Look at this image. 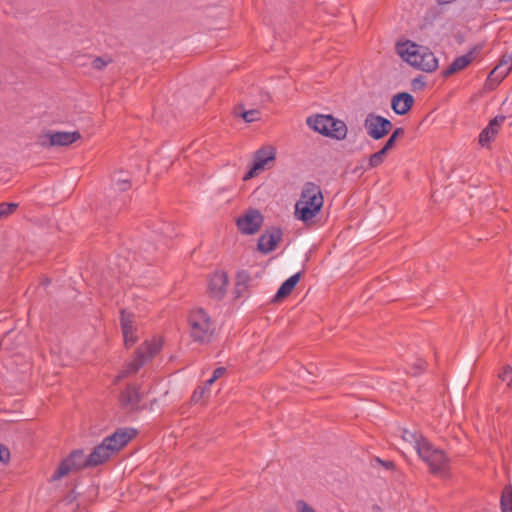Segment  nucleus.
<instances>
[{
    "label": "nucleus",
    "mask_w": 512,
    "mask_h": 512,
    "mask_svg": "<svg viewBox=\"0 0 512 512\" xmlns=\"http://www.w3.org/2000/svg\"><path fill=\"white\" fill-rule=\"evenodd\" d=\"M364 127L371 138L379 140L390 132L393 125L389 119L374 113H369L364 120Z\"/></svg>",
    "instance_id": "8"
},
{
    "label": "nucleus",
    "mask_w": 512,
    "mask_h": 512,
    "mask_svg": "<svg viewBox=\"0 0 512 512\" xmlns=\"http://www.w3.org/2000/svg\"><path fill=\"white\" fill-rule=\"evenodd\" d=\"M323 195L319 185L313 182L304 184L300 199L295 205V215L304 223L312 220L323 206Z\"/></svg>",
    "instance_id": "2"
},
{
    "label": "nucleus",
    "mask_w": 512,
    "mask_h": 512,
    "mask_svg": "<svg viewBox=\"0 0 512 512\" xmlns=\"http://www.w3.org/2000/svg\"><path fill=\"white\" fill-rule=\"evenodd\" d=\"M85 468H90L88 456L84 453V450L76 449L61 461L52 479L59 480L70 472H77Z\"/></svg>",
    "instance_id": "7"
},
{
    "label": "nucleus",
    "mask_w": 512,
    "mask_h": 512,
    "mask_svg": "<svg viewBox=\"0 0 512 512\" xmlns=\"http://www.w3.org/2000/svg\"><path fill=\"white\" fill-rule=\"evenodd\" d=\"M134 322L135 315L133 313L127 312L124 309L121 310L120 323L126 347H131L138 340V337L135 334L136 328L134 326Z\"/></svg>",
    "instance_id": "13"
},
{
    "label": "nucleus",
    "mask_w": 512,
    "mask_h": 512,
    "mask_svg": "<svg viewBox=\"0 0 512 512\" xmlns=\"http://www.w3.org/2000/svg\"><path fill=\"white\" fill-rule=\"evenodd\" d=\"M389 138L392 139L396 143L397 137L395 135L391 134V136Z\"/></svg>",
    "instance_id": "42"
},
{
    "label": "nucleus",
    "mask_w": 512,
    "mask_h": 512,
    "mask_svg": "<svg viewBox=\"0 0 512 512\" xmlns=\"http://www.w3.org/2000/svg\"><path fill=\"white\" fill-rule=\"evenodd\" d=\"M396 50L405 62L419 70L431 73L438 68V59L433 52L412 41L397 44Z\"/></svg>",
    "instance_id": "1"
},
{
    "label": "nucleus",
    "mask_w": 512,
    "mask_h": 512,
    "mask_svg": "<svg viewBox=\"0 0 512 512\" xmlns=\"http://www.w3.org/2000/svg\"><path fill=\"white\" fill-rule=\"evenodd\" d=\"M414 98L407 92H401L393 96L391 107L398 115H405L412 108Z\"/></svg>",
    "instance_id": "19"
},
{
    "label": "nucleus",
    "mask_w": 512,
    "mask_h": 512,
    "mask_svg": "<svg viewBox=\"0 0 512 512\" xmlns=\"http://www.w3.org/2000/svg\"><path fill=\"white\" fill-rule=\"evenodd\" d=\"M455 0H437L438 4L444 5L454 2Z\"/></svg>",
    "instance_id": "41"
},
{
    "label": "nucleus",
    "mask_w": 512,
    "mask_h": 512,
    "mask_svg": "<svg viewBox=\"0 0 512 512\" xmlns=\"http://www.w3.org/2000/svg\"><path fill=\"white\" fill-rule=\"evenodd\" d=\"M424 365H425V362L422 361V360H419L416 365H415V368L417 369L414 374H418L420 371H422L424 369Z\"/></svg>",
    "instance_id": "39"
},
{
    "label": "nucleus",
    "mask_w": 512,
    "mask_h": 512,
    "mask_svg": "<svg viewBox=\"0 0 512 512\" xmlns=\"http://www.w3.org/2000/svg\"><path fill=\"white\" fill-rule=\"evenodd\" d=\"M161 346L159 343L154 341H145L141 344L135 353L132 361H130L121 373L117 376V380L123 379L129 375L135 374L141 367L144 366L147 361L152 359L154 355L158 353Z\"/></svg>",
    "instance_id": "5"
},
{
    "label": "nucleus",
    "mask_w": 512,
    "mask_h": 512,
    "mask_svg": "<svg viewBox=\"0 0 512 512\" xmlns=\"http://www.w3.org/2000/svg\"><path fill=\"white\" fill-rule=\"evenodd\" d=\"M140 249L143 250L144 252L150 254L151 252L156 250V247H154L153 245H151L149 243H143V244H141Z\"/></svg>",
    "instance_id": "35"
},
{
    "label": "nucleus",
    "mask_w": 512,
    "mask_h": 512,
    "mask_svg": "<svg viewBox=\"0 0 512 512\" xmlns=\"http://www.w3.org/2000/svg\"><path fill=\"white\" fill-rule=\"evenodd\" d=\"M206 388H207V387H204V388H202L200 391L195 390V391H194V393H193L192 399H193L194 401H197V400L202 396V394L204 393V391H205V389H206Z\"/></svg>",
    "instance_id": "37"
},
{
    "label": "nucleus",
    "mask_w": 512,
    "mask_h": 512,
    "mask_svg": "<svg viewBox=\"0 0 512 512\" xmlns=\"http://www.w3.org/2000/svg\"><path fill=\"white\" fill-rule=\"evenodd\" d=\"M9 450L2 444H0V462H4L9 458Z\"/></svg>",
    "instance_id": "34"
},
{
    "label": "nucleus",
    "mask_w": 512,
    "mask_h": 512,
    "mask_svg": "<svg viewBox=\"0 0 512 512\" xmlns=\"http://www.w3.org/2000/svg\"><path fill=\"white\" fill-rule=\"evenodd\" d=\"M418 456L428 464L433 474L443 475L448 466V459L443 450L436 448L428 439L417 450Z\"/></svg>",
    "instance_id": "6"
},
{
    "label": "nucleus",
    "mask_w": 512,
    "mask_h": 512,
    "mask_svg": "<svg viewBox=\"0 0 512 512\" xmlns=\"http://www.w3.org/2000/svg\"><path fill=\"white\" fill-rule=\"evenodd\" d=\"M139 387L135 384H129L121 392L119 401L121 406L127 411H135L139 407V403L142 400V394L139 391Z\"/></svg>",
    "instance_id": "16"
},
{
    "label": "nucleus",
    "mask_w": 512,
    "mask_h": 512,
    "mask_svg": "<svg viewBox=\"0 0 512 512\" xmlns=\"http://www.w3.org/2000/svg\"><path fill=\"white\" fill-rule=\"evenodd\" d=\"M405 133V130L402 127H398L393 131V135H395L397 138L403 136Z\"/></svg>",
    "instance_id": "40"
},
{
    "label": "nucleus",
    "mask_w": 512,
    "mask_h": 512,
    "mask_svg": "<svg viewBox=\"0 0 512 512\" xmlns=\"http://www.w3.org/2000/svg\"><path fill=\"white\" fill-rule=\"evenodd\" d=\"M308 126L314 131L335 139L344 140L348 133L347 125L332 115H315L307 118Z\"/></svg>",
    "instance_id": "3"
},
{
    "label": "nucleus",
    "mask_w": 512,
    "mask_h": 512,
    "mask_svg": "<svg viewBox=\"0 0 512 512\" xmlns=\"http://www.w3.org/2000/svg\"><path fill=\"white\" fill-rule=\"evenodd\" d=\"M136 436V430L132 428H120L102 442L106 444L112 455L120 451Z\"/></svg>",
    "instance_id": "11"
},
{
    "label": "nucleus",
    "mask_w": 512,
    "mask_h": 512,
    "mask_svg": "<svg viewBox=\"0 0 512 512\" xmlns=\"http://www.w3.org/2000/svg\"><path fill=\"white\" fill-rule=\"evenodd\" d=\"M395 146V142L388 138L384 146L381 148L385 153H387L389 150H391Z\"/></svg>",
    "instance_id": "36"
},
{
    "label": "nucleus",
    "mask_w": 512,
    "mask_h": 512,
    "mask_svg": "<svg viewBox=\"0 0 512 512\" xmlns=\"http://www.w3.org/2000/svg\"><path fill=\"white\" fill-rule=\"evenodd\" d=\"M400 433L403 441L409 443L416 451L420 448L422 442L427 440V438L416 430L411 431L406 428H401Z\"/></svg>",
    "instance_id": "23"
},
{
    "label": "nucleus",
    "mask_w": 512,
    "mask_h": 512,
    "mask_svg": "<svg viewBox=\"0 0 512 512\" xmlns=\"http://www.w3.org/2000/svg\"><path fill=\"white\" fill-rule=\"evenodd\" d=\"M511 69L512 53L510 55L503 56L500 65L494 68L493 71L490 73L489 80H496L497 82H500L511 71Z\"/></svg>",
    "instance_id": "21"
},
{
    "label": "nucleus",
    "mask_w": 512,
    "mask_h": 512,
    "mask_svg": "<svg viewBox=\"0 0 512 512\" xmlns=\"http://www.w3.org/2000/svg\"><path fill=\"white\" fill-rule=\"evenodd\" d=\"M276 149L273 146H264L254 153L253 163L250 170L243 177L244 180L253 178L258 172L275 160Z\"/></svg>",
    "instance_id": "10"
},
{
    "label": "nucleus",
    "mask_w": 512,
    "mask_h": 512,
    "mask_svg": "<svg viewBox=\"0 0 512 512\" xmlns=\"http://www.w3.org/2000/svg\"><path fill=\"white\" fill-rule=\"evenodd\" d=\"M228 276L223 271L213 273L208 280V292L210 297L222 299L226 294Z\"/></svg>",
    "instance_id": "15"
},
{
    "label": "nucleus",
    "mask_w": 512,
    "mask_h": 512,
    "mask_svg": "<svg viewBox=\"0 0 512 512\" xmlns=\"http://www.w3.org/2000/svg\"><path fill=\"white\" fill-rule=\"evenodd\" d=\"M190 336L198 343L207 344L211 342L215 325L207 312L202 309H196L189 316Z\"/></svg>",
    "instance_id": "4"
},
{
    "label": "nucleus",
    "mask_w": 512,
    "mask_h": 512,
    "mask_svg": "<svg viewBox=\"0 0 512 512\" xmlns=\"http://www.w3.org/2000/svg\"><path fill=\"white\" fill-rule=\"evenodd\" d=\"M297 512H316L309 504L303 500L296 502Z\"/></svg>",
    "instance_id": "32"
},
{
    "label": "nucleus",
    "mask_w": 512,
    "mask_h": 512,
    "mask_svg": "<svg viewBox=\"0 0 512 512\" xmlns=\"http://www.w3.org/2000/svg\"><path fill=\"white\" fill-rule=\"evenodd\" d=\"M111 456L112 453L109 451V448L102 442L88 455V464L90 468L96 467L106 462Z\"/></svg>",
    "instance_id": "20"
},
{
    "label": "nucleus",
    "mask_w": 512,
    "mask_h": 512,
    "mask_svg": "<svg viewBox=\"0 0 512 512\" xmlns=\"http://www.w3.org/2000/svg\"><path fill=\"white\" fill-rule=\"evenodd\" d=\"M478 48L474 47L467 54L455 58L452 63L442 72L443 77L447 78L456 72L465 69L474 59L473 54Z\"/></svg>",
    "instance_id": "18"
},
{
    "label": "nucleus",
    "mask_w": 512,
    "mask_h": 512,
    "mask_svg": "<svg viewBox=\"0 0 512 512\" xmlns=\"http://www.w3.org/2000/svg\"><path fill=\"white\" fill-rule=\"evenodd\" d=\"M80 138L78 131H47L40 136V143L44 147L68 146Z\"/></svg>",
    "instance_id": "9"
},
{
    "label": "nucleus",
    "mask_w": 512,
    "mask_h": 512,
    "mask_svg": "<svg viewBox=\"0 0 512 512\" xmlns=\"http://www.w3.org/2000/svg\"><path fill=\"white\" fill-rule=\"evenodd\" d=\"M116 186H117V190L124 192L131 188V183L128 179H124V180L119 179L116 182Z\"/></svg>",
    "instance_id": "33"
},
{
    "label": "nucleus",
    "mask_w": 512,
    "mask_h": 512,
    "mask_svg": "<svg viewBox=\"0 0 512 512\" xmlns=\"http://www.w3.org/2000/svg\"><path fill=\"white\" fill-rule=\"evenodd\" d=\"M505 120L506 117L504 115H498L492 119L481 131L479 135V144L481 146H487L495 138Z\"/></svg>",
    "instance_id": "17"
},
{
    "label": "nucleus",
    "mask_w": 512,
    "mask_h": 512,
    "mask_svg": "<svg viewBox=\"0 0 512 512\" xmlns=\"http://www.w3.org/2000/svg\"><path fill=\"white\" fill-rule=\"evenodd\" d=\"M282 236L283 233L280 228L272 227L271 229L266 230L258 239V250L263 254L270 253L281 241Z\"/></svg>",
    "instance_id": "14"
},
{
    "label": "nucleus",
    "mask_w": 512,
    "mask_h": 512,
    "mask_svg": "<svg viewBox=\"0 0 512 512\" xmlns=\"http://www.w3.org/2000/svg\"><path fill=\"white\" fill-rule=\"evenodd\" d=\"M500 506L502 512H512V485L504 487L501 494Z\"/></svg>",
    "instance_id": "25"
},
{
    "label": "nucleus",
    "mask_w": 512,
    "mask_h": 512,
    "mask_svg": "<svg viewBox=\"0 0 512 512\" xmlns=\"http://www.w3.org/2000/svg\"><path fill=\"white\" fill-rule=\"evenodd\" d=\"M263 223V216L256 209H249L242 217L237 219L239 231L246 235L255 234Z\"/></svg>",
    "instance_id": "12"
},
{
    "label": "nucleus",
    "mask_w": 512,
    "mask_h": 512,
    "mask_svg": "<svg viewBox=\"0 0 512 512\" xmlns=\"http://www.w3.org/2000/svg\"><path fill=\"white\" fill-rule=\"evenodd\" d=\"M386 153L380 149L378 152L372 154L369 158V163L367 169L376 168L380 166L385 159Z\"/></svg>",
    "instance_id": "26"
},
{
    "label": "nucleus",
    "mask_w": 512,
    "mask_h": 512,
    "mask_svg": "<svg viewBox=\"0 0 512 512\" xmlns=\"http://www.w3.org/2000/svg\"><path fill=\"white\" fill-rule=\"evenodd\" d=\"M386 469H393L394 468V463L392 461H383V460H380L379 458L377 459Z\"/></svg>",
    "instance_id": "38"
},
{
    "label": "nucleus",
    "mask_w": 512,
    "mask_h": 512,
    "mask_svg": "<svg viewBox=\"0 0 512 512\" xmlns=\"http://www.w3.org/2000/svg\"><path fill=\"white\" fill-rule=\"evenodd\" d=\"M109 62L110 59L106 60L103 57H96L92 62V66L97 70H102L104 67L108 65Z\"/></svg>",
    "instance_id": "31"
},
{
    "label": "nucleus",
    "mask_w": 512,
    "mask_h": 512,
    "mask_svg": "<svg viewBox=\"0 0 512 512\" xmlns=\"http://www.w3.org/2000/svg\"><path fill=\"white\" fill-rule=\"evenodd\" d=\"M499 378L503 382H506L509 387L512 386V368H504V370L499 374Z\"/></svg>",
    "instance_id": "29"
},
{
    "label": "nucleus",
    "mask_w": 512,
    "mask_h": 512,
    "mask_svg": "<svg viewBox=\"0 0 512 512\" xmlns=\"http://www.w3.org/2000/svg\"><path fill=\"white\" fill-rule=\"evenodd\" d=\"M18 208L17 203H0V219L6 218L9 215L13 214Z\"/></svg>",
    "instance_id": "27"
},
{
    "label": "nucleus",
    "mask_w": 512,
    "mask_h": 512,
    "mask_svg": "<svg viewBox=\"0 0 512 512\" xmlns=\"http://www.w3.org/2000/svg\"><path fill=\"white\" fill-rule=\"evenodd\" d=\"M301 273L298 272L292 276H290L288 279H286L282 285L279 287L278 291L276 292L274 296V301L277 302L285 297H287L295 288L297 283L300 280Z\"/></svg>",
    "instance_id": "22"
},
{
    "label": "nucleus",
    "mask_w": 512,
    "mask_h": 512,
    "mask_svg": "<svg viewBox=\"0 0 512 512\" xmlns=\"http://www.w3.org/2000/svg\"><path fill=\"white\" fill-rule=\"evenodd\" d=\"M226 373V368L225 367H218L216 368L214 371H213V374H212V377L209 378L206 383H205V387H209L211 386L216 380H218L219 378H221L224 374Z\"/></svg>",
    "instance_id": "28"
},
{
    "label": "nucleus",
    "mask_w": 512,
    "mask_h": 512,
    "mask_svg": "<svg viewBox=\"0 0 512 512\" xmlns=\"http://www.w3.org/2000/svg\"><path fill=\"white\" fill-rule=\"evenodd\" d=\"M250 281L251 277L248 272L241 271L237 273L235 285V293L237 297H242L244 295L248 289Z\"/></svg>",
    "instance_id": "24"
},
{
    "label": "nucleus",
    "mask_w": 512,
    "mask_h": 512,
    "mask_svg": "<svg viewBox=\"0 0 512 512\" xmlns=\"http://www.w3.org/2000/svg\"><path fill=\"white\" fill-rule=\"evenodd\" d=\"M259 115L260 113L257 110H249L242 113L243 119L248 123L258 120Z\"/></svg>",
    "instance_id": "30"
}]
</instances>
